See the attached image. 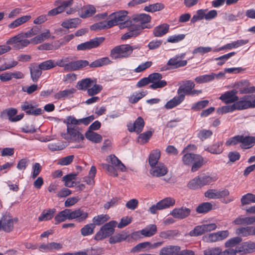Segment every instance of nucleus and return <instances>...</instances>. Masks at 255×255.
Returning a JSON list of instances; mask_svg holds the SVG:
<instances>
[{
  "label": "nucleus",
  "mask_w": 255,
  "mask_h": 255,
  "mask_svg": "<svg viewBox=\"0 0 255 255\" xmlns=\"http://www.w3.org/2000/svg\"><path fill=\"white\" fill-rule=\"evenodd\" d=\"M63 123L66 125V130L60 133L61 136L69 142H76L80 140V119L74 116L67 117Z\"/></svg>",
  "instance_id": "obj_1"
},
{
  "label": "nucleus",
  "mask_w": 255,
  "mask_h": 255,
  "mask_svg": "<svg viewBox=\"0 0 255 255\" xmlns=\"http://www.w3.org/2000/svg\"><path fill=\"white\" fill-rule=\"evenodd\" d=\"M128 13L126 10H120L113 13L110 16L111 19L109 20V25L113 27L120 24L121 28L128 27L129 24Z\"/></svg>",
  "instance_id": "obj_2"
},
{
  "label": "nucleus",
  "mask_w": 255,
  "mask_h": 255,
  "mask_svg": "<svg viewBox=\"0 0 255 255\" xmlns=\"http://www.w3.org/2000/svg\"><path fill=\"white\" fill-rule=\"evenodd\" d=\"M195 86V84L192 81L185 80L178 88L177 92V94L183 96L184 100H185L186 95L195 96L202 93V90L194 89Z\"/></svg>",
  "instance_id": "obj_3"
},
{
  "label": "nucleus",
  "mask_w": 255,
  "mask_h": 255,
  "mask_svg": "<svg viewBox=\"0 0 255 255\" xmlns=\"http://www.w3.org/2000/svg\"><path fill=\"white\" fill-rule=\"evenodd\" d=\"M234 104L236 110L238 111L255 108V94L244 96Z\"/></svg>",
  "instance_id": "obj_4"
},
{
  "label": "nucleus",
  "mask_w": 255,
  "mask_h": 255,
  "mask_svg": "<svg viewBox=\"0 0 255 255\" xmlns=\"http://www.w3.org/2000/svg\"><path fill=\"white\" fill-rule=\"evenodd\" d=\"M150 166L149 173L154 177H160L168 172L167 167L159 160H148Z\"/></svg>",
  "instance_id": "obj_5"
},
{
  "label": "nucleus",
  "mask_w": 255,
  "mask_h": 255,
  "mask_svg": "<svg viewBox=\"0 0 255 255\" xmlns=\"http://www.w3.org/2000/svg\"><path fill=\"white\" fill-rule=\"evenodd\" d=\"M117 225L116 221H111L105 224L95 235L96 240H101L111 236L115 231V228Z\"/></svg>",
  "instance_id": "obj_6"
},
{
  "label": "nucleus",
  "mask_w": 255,
  "mask_h": 255,
  "mask_svg": "<svg viewBox=\"0 0 255 255\" xmlns=\"http://www.w3.org/2000/svg\"><path fill=\"white\" fill-rule=\"evenodd\" d=\"M130 50L129 44H122L113 48L110 55L113 59L128 58L130 56Z\"/></svg>",
  "instance_id": "obj_7"
},
{
  "label": "nucleus",
  "mask_w": 255,
  "mask_h": 255,
  "mask_svg": "<svg viewBox=\"0 0 255 255\" xmlns=\"http://www.w3.org/2000/svg\"><path fill=\"white\" fill-rule=\"evenodd\" d=\"M80 217V209L72 211L70 209H66L60 211L55 217V224L65 221L67 220H72Z\"/></svg>",
  "instance_id": "obj_8"
},
{
  "label": "nucleus",
  "mask_w": 255,
  "mask_h": 255,
  "mask_svg": "<svg viewBox=\"0 0 255 255\" xmlns=\"http://www.w3.org/2000/svg\"><path fill=\"white\" fill-rule=\"evenodd\" d=\"M162 75L159 73H153L148 75V79L151 84L149 88L151 89L155 90L158 88H162L167 85V82L162 80Z\"/></svg>",
  "instance_id": "obj_9"
},
{
  "label": "nucleus",
  "mask_w": 255,
  "mask_h": 255,
  "mask_svg": "<svg viewBox=\"0 0 255 255\" xmlns=\"http://www.w3.org/2000/svg\"><path fill=\"white\" fill-rule=\"evenodd\" d=\"M235 87L240 94H253L255 93V86H251L247 80H242L236 83Z\"/></svg>",
  "instance_id": "obj_10"
},
{
  "label": "nucleus",
  "mask_w": 255,
  "mask_h": 255,
  "mask_svg": "<svg viewBox=\"0 0 255 255\" xmlns=\"http://www.w3.org/2000/svg\"><path fill=\"white\" fill-rule=\"evenodd\" d=\"M111 63L112 61L107 57L98 59L90 64H89V62L87 60H81V68L86 67L88 66L91 68H97L108 65Z\"/></svg>",
  "instance_id": "obj_11"
},
{
  "label": "nucleus",
  "mask_w": 255,
  "mask_h": 255,
  "mask_svg": "<svg viewBox=\"0 0 255 255\" xmlns=\"http://www.w3.org/2000/svg\"><path fill=\"white\" fill-rule=\"evenodd\" d=\"M0 220L2 230L6 233L11 232L13 229L14 222H17V218H12L9 214L4 215Z\"/></svg>",
  "instance_id": "obj_12"
},
{
  "label": "nucleus",
  "mask_w": 255,
  "mask_h": 255,
  "mask_svg": "<svg viewBox=\"0 0 255 255\" xmlns=\"http://www.w3.org/2000/svg\"><path fill=\"white\" fill-rule=\"evenodd\" d=\"M196 149L197 147L195 145L188 144L181 152L182 154H184L182 159H203L202 156L200 155L193 153Z\"/></svg>",
  "instance_id": "obj_13"
},
{
  "label": "nucleus",
  "mask_w": 255,
  "mask_h": 255,
  "mask_svg": "<svg viewBox=\"0 0 255 255\" xmlns=\"http://www.w3.org/2000/svg\"><path fill=\"white\" fill-rule=\"evenodd\" d=\"M238 93L237 90L233 89L222 94L219 99L225 104H234L239 100V97L237 96Z\"/></svg>",
  "instance_id": "obj_14"
},
{
  "label": "nucleus",
  "mask_w": 255,
  "mask_h": 255,
  "mask_svg": "<svg viewBox=\"0 0 255 255\" xmlns=\"http://www.w3.org/2000/svg\"><path fill=\"white\" fill-rule=\"evenodd\" d=\"M191 213V210L186 207L175 208L170 212V214L178 219H183L188 217Z\"/></svg>",
  "instance_id": "obj_15"
},
{
  "label": "nucleus",
  "mask_w": 255,
  "mask_h": 255,
  "mask_svg": "<svg viewBox=\"0 0 255 255\" xmlns=\"http://www.w3.org/2000/svg\"><path fill=\"white\" fill-rule=\"evenodd\" d=\"M144 27L142 26L133 25L128 28V31L122 35L121 39L122 40H127L131 37H135L139 35Z\"/></svg>",
  "instance_id": "obj_16"
},
{
  "label": "nucleus",
  "mask_w": 255,
  "mask_h": 255,
  "mask_svg": "<svg viewBox=\"0 0 255 255\" xmlns=\"http://www.w3.org/2000/svg\"><path fill=\"white\" fill-rule=\"evenodd\" d=\"M144 126V121L142 118L138 117L134 121L133 124L129 123L128 124V129L130 132H136L139 133L141 132Z\"/></svg>",
  "instance_id": "obj_17"
},
{
  "label": "nucleus",
  "mask_w": 255,
  "mask_h": 255,
  "mask_svg": "<svg viewBox=\"0 0 255 255\" xmlns=\"http://www.w3.org/2000/svg\"><path fill=\"white\" fill-rule=\"evenodd\" d=\"M21 109L27 115L37 116L41 115L43 111L40 108H34V106L28 102H24L21 106Z\"/></svg>",
  "instance_id": "obj_18"
},
{
  "label": "nucleus",
  "mask_w": 255,
  "mask_h": 255,
  "mask_svg": "<svg viewBox=\"0 0 255 255\" xmlns=\"http://www.w3.org/2000/svg\"><path fill=\"white\" fill-rule=\"evenodd\" d=\"M73 3V0L63 1L61 4L56 8H53L48 12V16H54L64 11L66 8L70 6Z\"/></svg>",
  "instance_id": "obj_19"
},
{
  "label": "nucleus",
  "mask_w": 255,
  "mask_h": 255,
  "mask_svg": "<svg viewBox=\"0 0 255 255\" xmlns=\"http://www.w3.org/2000/svg\"><path fill=\"white\" fill-rule=\"evenodd\" d=\"M255 145V136H241V142L240 147L243 149H249L252 148Z\"/></svg>",
  "instance_id": "obj_20"
},
{
  "label": "nucleus",
  "mask_w": 255,
  "mask_h": 255,
  "mask_svg": "<svg viewBox=\"0 0 255 255\" xmlns=\"http://www.w3.org/2000/svg\"><path fill=\"white\" fill-rule=\"evenodd\" d=\"M236 234L240 237H247L255 236V226H247L238 228L236 230Z\"/></svg>",
  "instance_id": "obj_21"
},
{
  "label": "nucleus",
  "mask_w": 255,
  "mask_h": 255,
  "mask_svg": "<svg viewBox=\"0 0 255 255\" xmlns=\"http://www.w3.org/2000/svg\"><path fill=\"white\" fill-rule=\"evenodd\" d=\"M238 251L242 254L252 253L255 251V243L251 241L244 242L238 247Z\"/></svg>",
  "instance_id": "obj_22"
},
{
  "label": "nucleus",
  "mask_w": 255,
  "mask_h": 255,
  "mask_svg": "<svg viewBox=\"0 0 255 255\" xmlns=\"http://www.w3.org/2000/svg\"><path fill=\"white\" fill-rule=\"evenodd\" d=\"M181 250L178 246L169 245L164 247L159 251V255H177Z\"/></svg>",
  "instance_id": "obj_23"
},
{
  "label": "nucleus",
  "mask_w": 255,
  "mask_h": 255,
  "mask_svg": "<svg viewBox=\"0 0 255 255\" xmlns=\"http://www.w3.org/2000/svg\"><path fill=\"white\" fill-rule=\"evenodd\" d=\"M169 25L166 23H163L155 26L153 30V34L155 37H160L169 31Z\"/></svg>",
  "instance_id": "obj_24"
},
{
  "label": "nucleus",
  "mask_w": 255,
  "mask_h": 255,
  "mask_svg": "<svg viewBox=\"0 0 255 255\" xmlns=\"http://www.w3.org/2000/svg\"><path fill=\"white\" fill-rule=\"evenodd\" d=\"M134 20L139 22V23L135 24V25L142 26L144 28H150V26L146 25V23L149 22L151 20V17L148 14L145 13H141L138 14L134 18Z\"/></svg>",
  "instance_id": "obj_25"
},
{
  "label": "nucleus",
  "mask_w": 255,
  "mask_h": 255,
  "mask_svg": "<svg viewBox=\"0 0 255 255\" xmlns=\"http://www.w3.org/2000/svg\"><path fill=\"white\" fill-rule=\"evenodd\" d=\"M157 232L156 226L154 224H151L145 228L141 230L140 232H136L133 233L134 235H138L139 233L145 237H150L153 236Z\"/></svg>",
  "instance_id": "obj_26"
},
{
  "label": "nucleus",
  "mask_w": 255,
  "mask_h": 255,
  "mask_svg": "<svg viewBox=\"0 0 255 255\" xmlns=\"http://www.w3.org/2000/svg\"><path fill=\"white\" fill-rule=\"evenodd\" d=\"M187 64V60H181L176 56H174L172 58H171L168 61V64L170 65L172 69L184 67L186 66Z\"/></svg>",
  "instance_id": "obj_27"
},
{
  "label": "nucleus",
  "mask_w": 255,
  "mask_h": 255,
  "mask_svg": "<svg viewBox=\"0 0 255 255\" xmlns=\"http://www.w3.org/2000/svg\"><path fill=\"white\" fill-rule=\"evenodd\" d=\"M184 100L183 96L178 95L168 101L164 105V108L167 110L173 109L179 105Z\"/></svg>",
  "instance_id": "obj_28"
},
{
  "label": "nucleus",
  "mask_w": 255,
  "mask_h": 255,
  "mask_svg": "<svg viewBox=\"0 0 255 255\" xmlns=\"http://www.w3.org/2000/svg\"><path fill=\"white\" fill-rule=\"evenodd\" d=\"M31 18L29 15H24L21 16L8 24V27L10 29L15 28L22 24L27 22Z\"/></svg>",
  "instance_id": "obj_29"
},
{
  "label": "nucleus",
  "mask_w": 255,
  "mask_h": 255,
  "mask_svg": "<svg viewBox=\"0 0 255 255\" xmlns=\"http://www.w3.org/2000/svg\"><path fill=\"white\" fill-rule=\"evenodd\" d=\"M75 92L76 90L74 88L60 91L55 94L54 98L57 100L69 98L73 97V95Z\"/></svg>",
  "instance_id": "obj_30"
},
{
  "label": "nucleus",
  "mask_w": 255,
  "mask_h": 255,
  "mask_svg": "<svg viewBox=\"0 0 255 255\" xmlns=\"http://www.w3.org/2000/svg\"><path fill=\"white\" fill-rule=\"evenodd\" d=\"M51 35L50 30L46 29V31L41 33L40 34L35 36L34 37L31 38V44H38L42 43L44 40L48 39Z\"/></svg>",
  "instance_id": "obj_31"
},
{
  "label": "nucleus",
  "mask_w": 255,
  "mask_h": 255,
  "mask_svg": "<svg viewBox=\"0 0 255 255\" xmlns=\"http://www.w3.org/2000/svg\"><path fill=\"white\" fill-rule=\"evenodd\" d=\"M63 43L59 41H55L53 44L45 43L41 44L38 46V49L40 50H50L54 49H58L62 45Z\"/></svg>",
  "instance_id": "obj_32"
},
{
  "label": "nucleus",
  "mask_w": 255,
  "mask_h": 255,
  "mask_svg": "<svg viewBox=\"0 0 255 255\" xmlns=\"http://www.w3.org/2000/svg\"><path fill=\"white\" fill-rule=\"evenodd\" d=\"M223 150V142L221 141H218L214 144L208 147L206 149V150L208 152L216 154H219L222 153Z\"/></svg>",
  "instance_id": "obj_33"
},
{
  "label": "nucleus",
  "mask_w": 255,
  "mask_h": 255,
  "mask_svg": "<svg viewBox=\"0 0 255 255\" xmlns=\"http://www.w3.org/2000/svg\"><path fill=\"white\" fill-rule=\"evenodd\" d=\"M85 137L88 140L95 143H100L102 140V136L93 131L87 130L85 133Z\"/></svg>",
  "instance_id": "obj_34"
},
{
  "label": "nucleus",
  "mask_w": 255,
  "mask_h": 255,
  "mask_svg": "<svg viewBox=\"0 0 255 255\" xmlns=\"http://www.w3.org/2000/svg\"><path fill=\"white\" fill-rule=\"evenodd\" d=\"M41 69L38 66H33L30 68V76L32 80L34 82H36L42 74Z\"/></svg>",
  "instance_id": "obj_35"
},
{
  "label": "nucleus",
  "mask_w": 255,
  "mask_h": 255,
  "mask_svg": "<svg viewBox=\"0 0 255 255\" xmlns=\"http://www.w3.org/2000/svg\"><path fill=\"white\" fill-rule=\"evenodd\" d=\"M147 93L146 91L134 92L129 97L128 101L131 104H135L144 97Z\"/></svg>",
  "instance_id": "obj_36"
},
{
  "label": "nucleus",
  "mask_w": 255,
  "mask_h": 255,
  "mask_svg": "<svg viewBox=\"0 0 255 255\" xmlns=\"http://www.w3.org/2000/svg\"><path fill=\"white\" fill-rule=\"evenodd\" d=\"M213 205L210 202H204L198 205L196 211L198 213H206L212 210Z\"/></svg>",
  "instance_id": "obj_37"
},
{
  "label": "nucleus",
  "mask_w": 255,
  "mask_h": 255,
  "mask_svg": "<svg viewBox=\"0 0 255 255\" xmlns=\"http://www.w3.org/2000/svg\"><path fill=\"white\" fill-rule=\"evenodd\" d=\"M96 168L92 166L89 172L88 176L83 178V182H85L88 185H92L94 183V177L96 173Z\"/></svg>",
  "instance_id": "obj_38"
},
{
  "label": "nucleus",
  "mask_w": 255,
  "mask_h": 255,
  "mask_svg": "<svg viewBox=\"0 0 255 255\" xmlns=\"http://www.w3.org/2000/svg\"><path fill=\"white\" fill-rule=\"evenodd\" d=\"M81 17L87 18L92 16L96 11L95 7L93 5H89L82 8Z\"/></svg>",
  "instance_id": "obj_39"
},
{
  "label": "nucleus",
  "mask_w": 255,
  "mask_h": 255,
  "mask_svg": "<svg viewBox=\"0 0 255 255\" xmlns=\"http://www.w3.org/2000/svg\"><path fill=\"white\" fill-rule=\"evenodd\" d=\"M208 11L207 9H200L197 10L196 13L191 19V23H194L197 21L205 19L206 12Z\"/></svg>",
  "instance_id": "obj_40"
},
{
  "label": "nucleus",
  "mask_w": 255,
  "mask_h": 255,
  "mask_svg": "<svg viewBox=\"0 0 255 255\" xmlns=\"http://www.w3.org/2000/svg\"><path fill=\"white\" fill-rule=\"evenodd\" d=\"M103 88L101 85L97 84V83H94L91 87L88 89L87 94L89 96H93L100 93Z\"/></svg>",
  "instance_id": "obj_41"
},
{
  "label": "nucleus",
  "mask_w": 255,
  "mask_h": 255,
  "mask_svg": "<svg viewBox=\"0 0 255 255\" xmlns=\"http://www.w3.org/2000/svg\"><path fill=\"white\" fill-rule=\"evenodd\" d=\"M67 146L66 142L64 141H58L57 142L50 143L48 145L49 149L51 151H58L65 148Z\"/></svg>",
  "instance_id": "obj_42"
},
{
  "label": "nucleus",
  "mask_w": 255,
  "mask_h": 255,
  "mask_svg": "<svg viewBox=\"0 0 255 255\" xmlns=\"http://www.w3.org/2000/svg\"><path fill=\"white\" fill-rule=\"evenodd\" d=\"M94 83H97V79H91V78H85L81 80V90L88 91Z\"/></svg>",
  "instance_id": "obj_43"
},
{
  "label": "nucleus",
  "mask_w": 255,
  "mask_h": 255,
  "mask_svg": "<svg viewBox=\"0 0 255 255\" xmlns=\"http://www.w3.org/2000/svg\"><path fill=\"white\" fill-rule=\"evenodd\" d=\"M214 75L211 74H205L197 76L195 78V81L197 83L202 84L209 82L214 80Z\"/></svg>",
  "instance_id": "obj_44"
},
{
  "label": "nucleus",
  "mask_w": 255,
  "mask_h": 255,
  "mask_svg": "<svg viewBox=\"0 0 255 255\" xmlns=\"http://www.w3.org/2000/svg\"><path fill=\"white\" fill-rule=\"evenodd\" d=\"M201 187L209 185L213 182L216 181L217 178L215 177L210 176H198Z\"/></svg>",
  "instance_id": "obj_45"
},
{
  "label": "nucleus",
  "mask_w": 255,
  "mask_h": 255,
  "mask_svg": "<svg viewBox=\"0 0 255 255\" xmlns=\"http://www.w3.org/2000/svg\"><path fill=\"white\" fill-rule=\"evenodd\" d=\"M208 100H202L194 103L191 106V110L194 112L199 111L206 108L209 104Z\"/></svg>",
  "instance_id": "obj_46"
},
{
  "label": "nucleus",
  "mask_w": 255,
  "mask_h": 255,
  "mask_svg": "<svg viewBox=\"0 0 255 255\" xmlns=\"http://www.w3.org/2000/svg\"><path fill=\"white\" fill-rule=\"evenodd\" d=\"M55 213V209H49L46 211H44L41 215L38 217V220L40 221L50 220L53 218Z\"/></svg>",
  "instance_id": "obj_47"
},
{
  "label": "nucleus",
  "mask_w": 255,
  "mask_h": 255,
  "mask_svg": "<svg viewBox=\"0 0 255 255\" xmlns=\"http://www.w3.org/2000/svg\"><path fill=\"white\" fill-rule=\"evenodd\" d=\"M164 7L163 4L161 3H156L152 4H149L148 6H145L144 7V10L147 12H153L155 11L162 10Z\"/></svg>",
  "instance_id": "obj_48"
},
{
  "label": "nucleus",
  "mask_w": 255,
  "mask_h": 255,
  "mask_svg": "<svg viewBox=\"0 0 255 255\" xmlns=\"http://www.w3.org/2000/svg\"><path fill=\"white\" fill-rule=\"evenodd\" d=\"M111 27H112V26H110L108 20V21H101L94 24L91 26V29L93 30H100Z\"/></svg>",
  "instance_id": "obj_49"
},
{
  "label": "nucleus",
  "mask_w": 255,
  "mask_h": 255,
  "mask_svg": "<svg viewBox=\"0 0 255 255\" xmlns=\"http://www.w3.org/2000/svg\"><path fill=\"white\" fill-rule=\"evenodd\" d=\"M162 209L173 206L175 204V200L172 198L167 197L159 201Z\"/></svg>",
  "instance_id": "obj_50"
},
{
  "label": "nucleus",
  "mask_w": 255,
  "mask_h": 255,
  "mask_svg": "<svg viewBox=\"0 0 255 255\" xmlns=\"http://www.w3.org/2000/svg\"><path fill=\"white\" fill-rule=\"evenodd\" d=\"M128 237L126 233H122L116 234L110 237L109 239V243L110 244H116L122 241H125Z\"/></svg>",
  "instance_id": "obj_51"
},
{
  "label": "nucleus",
  "mask_w": 255,
  "mask_h": 255,
  "mask_svg": "<svg viewBox=\"0 0 255 255\" xmlns=\"http://www.w3.org/2000/svg\"><path fill=\"white\" fill-rule=\"evenodd\" d=\"M110 219L108 215L101 214L94 217L93 219V224L94 225L100 226Z\"/></svg>",
  "instance_id": "obj_52"
},
{
  "label": "nucleus",
  "mask_w": 255,
  "mask_h": 255,
  "mask_svg": "<svg viewBox=\"0 0 255 255\" xmlns=\"http://www.w3.org/2000/svg\"><path fill=\"white\" fill-rule=\"evenodd\" d=\"M185 164H189L191 161L192 163L191 168V171L194 172L196 171L200 168L204 164H205V160H183Z\"/></svg>",
  "instance_id": "obj_53"
},
{
  "label": "nucleus",
  "mask_w": 255,
  "mask_h": 255,
  "mask_svg": "<svg viewBox=\"0 0 255 255\" xmlns=\"http://www.w3.org/2000/svg\"><path fill=\"white\" fill-rule=\"evenodd\" d=\"M235 52H231L229 53H227L226 54L223 55L221 56H220L219 57L216 58L215 60L217 62V65L219 66H222L227 61L229 58H230L231 57L234 56L236 54Z\"/></svg>",
  "instance_id": "obj_54"
},
{
  "label": "nucleus",
  "mask_w": 255,
  "mask_h": 255,
  "mask_svg": "<svg viewBox=\"0 0 255 255\" xmlns=\"http://www.w3.org/2000/svg\"><path fill=\"white\" fill-rule=\"evenodd\" d=\"M242 205H247L251 203H255V195L252 193H247L242 196L241 199Z\"/></svg>",
  "instance_id": "obj_55"
},
{
  "label": "nucleus",
  "mask_w": 255,
  "mask_h": 255,
  "mask_svg": "<svg viewBox=\"0 0 255 255\" xmlns=\"http://www.w3.org/2000/svg\"><path fill=\"white\" fill-rule=\"evenodd\" d=\"M108 164H103V167L104 169H105L111 175H112L114 177H117L118 175L116 170V167L115 166V164H113L112 163V161H111Z\"/></svg>",
  "instance_id": "obj_56"
},
{
  "label": "nucleus",
  "mask_w": 255,
  "mask_h": 255,
  "mask_svg": "<svg viewBox=\"0 0 255 255\" xmlns=\"http://www.w3.org/2000/svg\"><path fill=\"white\" fill-rule=\"evenodd\" d=\"M38 65L41 70H49L55 67V62L53 60L45 61L40 63Z\"/></svg>",
  "instance_id": "obj_57"
},
{
  "label": "nucleus",
  "mask_w": 255,
  "mask_h": 255,
  "mask_svg": "<svg viewBox=\"0 0 255 255\" xmlns=\"http://www.w3.org/2000/svg\"><path fill=\"white\" fill-rule=\"evenodd\" d=\"M187 187L192 190H196L201 188L199 180V176H196L188 183Z\"/></svg>",
  "instance_id": "obj_58"
},
{
  "label": "nucleus",
  "mask_w": 255,
  "mask_h": 255,
  "mask_svg": "<svg viewBox=\"0 0 255 255\" xmlns=\"http://www.w3.org/2000/svg\"><path fill=\"white\" fill-rule=\"evenodd\" d=\"M241 136L242 135H237L229 138L225 142L226 145L230 146L241 144Z\"/></svg>",
  "instance_id": "obj_59"
},
{
  "label": "nucleus",
  "mask_w": 255,
  "mask_h": 255,
  "mask_svg": "<svg viewBox=\"0 0 255 255\" xmlns=\"http://www.w3.org/2000/svg\"><path fill=\"white\" fill-rule=\"evenodd\" d=\"M220 247L208 248L203 251L204 255H221Z\"/></svg>",
  "instance_id": "obj_60"
},
{
  "label": "nucleus",
  "mask_w": 255,
  "mask_h": 255,
  "mask_svg": "<svg viewBox=\"0 0 255 255\" xmlns=\"http://www.w3.org/2000/svg\"><path fill=\"white\" fill-rule=\"evenodd\" d=\"M95 226L93 224H89L85 226L81 229V234L84 236H88L93 233Z\"/></svg>",
  "instance_id": "obj_61"
},
{
  "label": "nucleus",
  "mask_w": 255,
  "mask_h": 255,
  "mask_svg": "<svg viewBox=\"0 0 255 255\" xmlns=\"http://www.w3.org/2000/svg\"><path fill=\"white\" fill-rule=\"evenodd\" d=\"M236 110L234 104H232L229 106H222L217 110V113L219 114H224L227 113H231Z\"/></svg>",
  "instance_id": "obj_62"
},
{
  "label": "nucleus",
  "mask_w": 255,
  "mask_h": 255,
  "mask_svg": "<svg viewBox=\"0 0 255 255\" xmlns=\"http://www.w3.org/2000/svg\"><path fill=\"white\" fill-rule=\"evenodd\" d=\"M242 241V239L240 237H236L232 238L225 243L226 248H231L235 247Z\"/></svg>",
  "instance_id": "obj_63"
},
{
  "label": "nucleus",
  "mask_w": 255,
  "mask_h": 255,
  "mask_svg": "<svg viewBox=\"0 0 255 255\" xmlns=\"http://www.w3.org/2000/svg\"><path fill=\"white\" fill-rule=\"evenodd\" d=\"M105 38L103 37H96L89 41L91 49L98 47L104 41Z\"/></svg>",
  "instance_id": "obj_64"
}]
</instances>
